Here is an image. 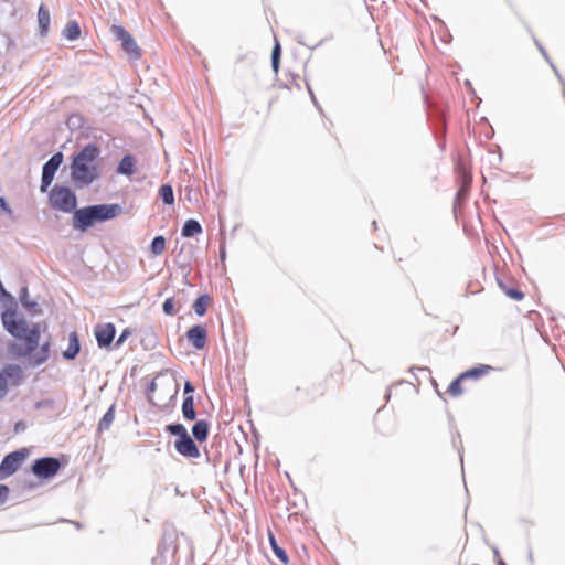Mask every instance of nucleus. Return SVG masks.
Masks as SVG:
<instances>
[{
    "instance_id": "f257e3e1",
    "label": "nucleus",
    "mask_w": 565,
    "mask_h": 565,
    "mask_svg": "<svg viewBox=\"0 0 565 565\" xmlns=\"http://www.w3.org/2000/svg\"><path fill=\"white\" fill-rule=\"evenodd\" d=\"M100 157L99 147L89 142L72 156L71 179L77 189L87 188L100 178L97 160Z\"/></svg>"
},
{
    "instance_id": "f03ea898",
    "label": "nucleus",
    "mask_w": 565,
    "mask_h": 565,
    "mask_svg": "<svg viewBox=\"0 0 565 565\" xmlns=\"http://www.w3.org/2000/svg\"><path fill=\"white\" fill-rule=\"evenodd\" d=\"M119 204H94L73 211V227L86 232L96 222H106L118 215Z\"/></svg>"
},
{
    "instance_id": "7ed1b4c3",
    "label": "nucleus",
    "mask_w": 565,
    "mask_h": 565,
    "mask_svg": "<svg viewBox=\"0 0 565 565\" xmlns=\"http://www.w3.org/2000/svg\"><path fill=\"white\" fill-rule=\"evenodd\" d=\"M166 431L175 436L174 448L179 455L188 459H196L200 457L201 452L195 444V439L189 435L184 425L180 423L167 425Z\"/></svg>"
},
{
    "instance_id": "20e7f679",
    "label": "nucleus",
    "mask_w": 565,
    "mask_h": 565,
    "mask_svg": "<svg viewBox=\"0 0 565 565\" xmlns=\"http://www.w3.org/2000/svg\"><path fill=\"white\" fill-rule=\"evenodd\" d=\"M49 203L53 210L72 213L77 206V198L71 188L55 184L49 193Z\"/></svg>"
},
{
    "instance_id": "39448f33",
    "label": "nucleus",
    "mask_w": 565,
    "mask_h": 565,
    "mask_svg": "<svg viewBox=\"0 0 565 565\" xmlns=\"http://www.w3.org/2000/svg\"><path fill=\"white\" fill-rule=\"evenodd\" d=\"M40 337H41V324L40 323H33L31 327L28 326V332H26V341L21 344L17 342H11L8 345L9 353L14 358H25L26 355H30L32 352H34L40 343Z\"/></svg>"
},
{
    "instance_id": "423d86ee",
    "label": "nucleus",
    "mask_w": 565,
    "mask_h": 565,
    "mask_svg": "<svg viewBox=\"0 0 565 565\" xmlns=\"http://www.w3.org/2000/svg\"><path fill=\"white\" fill-rule=\"evenodd\" d=\"M17 307L6 308L1 313L2 326L6 331L18 340L26 341L28 322L24 319H17Z\"/></svg>"
},
{
    "instance_id": "0eeeda50",
    "label": "nucleus",
    "mask_w": 565,
    "mask_h": 565,
    "mask_svg": "<svg viewBox=\"0 0 565 565\" xmlns=\"http://www.w3.org/2000/svg\"><path fill=\"white\" fill-rule=\"evenodd\" d=\"M62 468V462L56 457H42L33 461L31 471L39 479L47 480L55 477Z\"/></svg>"
},
{
    "instance_id": "6e6552de",
    "label": "nucleus",
    "mask_w": 565,
    "mask_h": 565,
    "mask_svg": "<svg viewBox=\"0 0 565 565\" xmlns=\"http://www.w3.org/2000/svg\"><path fill=\"white\" fill-rule=\"evenodd\" d=\"M110 31L115 39L120 42L122 50L131 60H139L141 57L140 49L136 40L122 25L113 24Z\"/></svg>"
},
{
    "instance_id": "1a4fd4ad",
    "label": "nucleus",
    "mask_w": 565,
    "mask_h": 565,
    "mask_svg": "<svg viewBox=\"0 0 565 565\" xmlns=\"http://www.w3.org/2000/svg\"><path fill=\"white\" fill-rule=\"evenodd\" d=\"M177 553V545L170 534H163L157 548V554L152 557V565L170 564Z\"/></svg>"
},
{
    "instance_id": "9d476101",
    "label": "nucleus",
    "mask_w": 565,
    "mask_h": 565,
    "mask_svg": "<svg viewBox=\"0 0 565 565\" xmlns=\"http://www.w3.org/2000/svg\"><path fill=\"white\" fill-rule=\"evenodd\" d=\"M64 154L61 151L55 152L42 167L41 192H46L52 184L54 177L63 163Z\"/></svg>"
},
{
    "instance_id": "9b49d317",
    "label": "nucleus",
    "mask_w": 565,
    "mask_h": 565,
    "mask_svg": "<svg viewBox=\"0 0 565 565\" xmlns=\"http://www.w3.org/2000/svg\"><path fill=\"white\" fill-rule=\"evenodd\" d=\"M28 454V449L21 448L6 455L0 463V473L2 475L0 477L2 478L13 475L21 466Z\"/></svg>"
},
{
    "instance_id": "f8f14e48",
    "label": "nucleus",
    "mask_w": 565,
    "mask_h": 565,
    "mask_svg": "<svg viewBox=\"0 0 565 565\" xmlns=\"http://www.w3.org/2000/svg\"><path fill=\"white\" fill-rule=\"evenodd\" d=\"M94 334L100 349L109 348L116 335V327L111 322L97 324L94 328Z\"/></svg>"
},
{
    "instance_id": "ddd939ff",
    "label": "nucleus",
    "mask_w": 565,
    "mask_h": 565,
    "mask_svg": "<svg viewBox=\"0 0 565 565\" xmlns=\"http://www.w3.org/2000/svg\"><path fill=\"white\" fill-rule=\"evenodd\" d=\"M186 340L196 350L204 349L207 340V331L202 324H194L185 333Z\"/></svg>"
},
{
    "instance_id": "4468645a",
    "label": "nucleus",
    "mask_w": 565,
    "mask_h": 565,
    "mask_svg": "<svg viewBox=\"0 0 565 565\" xmlns=\"http://www.w3.org/2000/svg\"><path fill=\"white\" fill-rule=\"evenodd\" d=\"M81 351V342L76 331H72L68 335L67 349L62 352L64 360L73 361Z\"/></svg>"
},
{
    "instance_id": "2eb2a0df",
    "label": "nucleus",
    "mask_w": 565,
    "mask_h": 565,
    "mask_svg": "<svg viewBox=\"0 0 565 565\" xmlns=\"http://www.w3.org/2000/svg\"><path fill=\"white\" fill-rule=\"evenodd\" d=\"M21 369L19 365H7L3 371L0 372V399L8 394V377L20 375Z\"/></svg>"
},
{
    "instance_id": "dca6fc26",
    "label": "nucleus",
    "mask_w": 565,
    "mask_h": 565,
    "mask_svg": "<svg viewBox=\"0 0 565 565\" xmlns=\"http://www.w3.org/2000/svg\"><path fill=\"white\" fill-rule=\"evenodd\" d=\"M50 348L51 342L46 341L44 342L38 352H32L30 355H26L29 358V363L32 366H40L43 363H45L50 358Z\"/></svg>"
},
{
    "instance_id": "f3484780",
    "label": "nucleus",
    "mask_w": 565,
    "mask_h": 565,
    "mask_svg": "<svg viewBox=\"0 0 565 565\" xmlns=\"http://www.w3.org/2000/svg\"><path fill=\"white\" fill-rule=\"evenodd\" d=\"M38 21H39V34L40 36H46L50 28L51 15L49 9L41 4L38 10Z\"/></svg>"
},
{
    "instance_id": "a211bd4d",
    "label": "nucleus",
    "mask_w": 565,
    "mask_h": 565,
    "mask_svg": "<svg viewBox=\"0 0 565 565\" xmlns=\"http://www.w3.org/2000/svg\"><path fill=\"white\" fill-rule=\"evenodd\" d=\"M209 434L210 424L204 419L195 422V424L192 426V436L199 443L205 441L209 437Z\"/></svg>"
},
{
    "instance_id": "6ab92c4d",
    "label": "nucleus",
    "mask_w": 565,
    "mask_h": 565,
    "mask_svg": "<svg viewBox=\"0 0 565 565\" xmlns=\"http://www.w3.org/2000/svg\"><path fill=\"white\" fill-rule=\"evenodd\" d=\"M116 172L130 177L135 172V158L131 154H125L117 166Z\"/></svg>"
},
{
    "instance_id": "aec40b11",
    "label": "nucleus",
    "mask_w": 565,
    "mask_h": 565,
    "mask_svg": "<svg viewBox=\"0 0 565 565\" xmlns=\"http://www.w3.org/2000/svg\"><path fill=\"white\" fill-rule=\"evenodd\" d=\"M115 409H116V403H113L109 406V408L107 409V412L104 414V416L98 422V425H97L98 433L107 431L110 428V426L115 419Z\"/></svg>"
},
{
    "instance_id": "412c9836",
    "label": "nucleus",
    "mask_w": 565,
    "mask_h": 565,
    "mask_svg": "<svg viewBox=\"0 0 565 565\" xmlns=\"http://www.w3.org/2000/svg\"><path fill=\"white\" fill-rule=\"evenodd\" d=\"M203 231L201 224L199 221L194 218H189L184 222L182 228H181V235L183 237H192L195 235L201 234Z\"/></svg>"
},
{
    "instance_id": "4be33fe9",
    "label": "nucleus",
    "mask_w": 565,
    "mask_h": 565,
    "mask_svg": "<svg viewBox=\"0 0 565 565\" xmlns=\"http://www.w3.org/2000/svg\"><path fill=\"white\" fill-rule=\"evenodd\" d=\"M182 416L185 420H194L196 418V411L194 407V396L188 395L182 403Z\"/></svg>"
},
{
    "instance_id": "5701e85b",
    "label": "nucleus",
    "mask_w": 565,
    "mask_h": 565,
    "mask_svg": "<svg viewBox=\"0 0 565 565\" xmlns=\"http://www.w3.org/2000/svg\"><path fill=\"white\" fill-rule=\"evenodd\" d=\"M268 540H269V544H270V547L275 554V556L285 565L288 564L289 562V557H288V554L287 552L285 551V548H282L281 546H279L275 535L269 531L268 533Z\"/></svg>"
},
{
    "instance_id": "b1692460",
    "label": "nucleus",
    "mask_w": 565,
    "mask_h": 565,
    "mask_svg": "<svg viewBox=\"0 0 565 565\" xmlns=\"http://www.w3.org/2000/svg\"><path fill=\"white\" fill-rule=\"evenodd\" d=\"M490 370H491V366H489V365H479V366L469 369V370L465 371L463 373H461V377H463L465 380L479 379V377L488 374Z\"/></svg>"
},
{
    "instance_id": "393cba45",
    "label": "nucleus",
    "mask_w": 565,
    "mask_h": 565,
    "mask_svg": "<svg viewBox=\"0 0 565 565\" xmlns=\"http://www.w3.org/2000/svg\"><path fill=\"white\" fill-rule=\"evenodd\" d=\"M63 35L70 40L75 41L81 36V26L77 21H70L63 31Z\"/></svg>"
},
{
    "instance_id": "a878e982",
    "label": "nucleus",
    "mask_w": 565,
    "mask_h": 565,
    "mask_svg": "<svg viewBox=\"0 0 565 565\" xmlns=\"http://www.w3.org/2000/svg\"><path fill=\"white\" fill-rule=\"evenodd\" d=\"M210 297L206 294H203L195 299L193 303V310L199 317H202L206 313Z\"/></svg>"
},
{
    "instance_id": "bb28decb",
    "label": "nucleus",
    "mask_w": 565,
    "mask_h": 565,
    "mask_svg": "<svg viewBox=\"0 0 565 565\" xmlns=\"http://www.w3.org/2000/svg\"><path fill=\"white\" fill-rule=\"evenodd\" d=\"M19 299H20L22 307L28 311H31L32 309H34L38 306L36 301L30 299L29 289L26 286H23L20 289Z\"/></svg>"
},
{
    "instance_id": "cd10ccee",
    "label": "nucleus",
    "mask_w": 565,
    "mask_h": 565,
    "mask_svg": "<svg viewBox=\"0 0 565 565\" xmlns=\"http://www.w3.org/2000/svg\"><path fill=\"white\" fill-rule=\"evenodd\" d=\"M85 118L81 114H72L66 120V126L70 130L76 131L84 127Z\"/></svg>"
},
{
    "instance_id": "c85d7f7f",
    "label": "nucleus",
    "mask_w": 565,
    "mask_h": 565,
    "mask_svg": "<svg viewBox=\"0 0 565 565\" xmlns=\"http://www.w3.org/2000/svg\"><path fill=\"white\" fill-rule=\"evenodd\" d=\"M159 195L164 204H167V205L174 204L173 188L170 184H162L159 189Z\"/></svg>"
},
{
    "instance_id": "c756f323",
    "label": "nucleus",
    "mask_w": 565,
    "mask_h": 565,
    "mask_svg": "<svg viewBox=\"0 0 565 565\" xmlns=\"http://www.w3.org/2000/svg\"><path fill=\"white\" fill-rule=\"evenodd\" d=\"M280 57H281V46L280 43L276 40L275 45L271 51V67L275 74H278L280 66Z\"/></svg>"
},
{
    "instance_id": "7c9ffc66",
    "label": "nucleus",
    "mask_w": 565,
    "mask_h": 565,
    "mask_svg": "<svg viewBox=\"0 0 565 565\" xmlns=\"http://www.w3.org/2000/svg\"><path fill=\"white\" fill-rule=\"evenodd\" d=\"M166 248V238L162 235L153 237L150 244L151 253L156 256L161 255Z\"/></svg>"
},
{
    "instance_id": "2f4dec72",
    "label": "nucleus",
    "mask_w": 565,
    "mask_h": 565,
    "mask_svg": "<svg viewBox=\"0 0 565 565\" xmlns=\"http://www.w3.org/2000/svg\"><path fill=\"white\" fill-rule=\"evenodd\" d=\"M465 379L461 377V374L456 377L451 383L450 385L448 386V393L452 396H459L462 394L463 390H462V386H461V382L463 381Z\"/></svg>"
},
{
    "instance_id": "473e14b6",
    "label": "nucleus",
    "mask_w": 565,
    "mask_h": 565,
    "mask_svg": "<svg viewBox=\"0 0 565 565\" xmlns=\"http://www.w3.org/2000/svg\"><path fill=\"white\" fill-rule=\"evenodd\" d=\"M504 294L509 298L516 300V301H520L524 298V294L520 289L513 288V287H510V289H504Z\"/></svg>"
},
{
    "instance_id": "72a5a7b5",
    "label": "nucleus",
    "mask_w": 565,
    "mask_h": 565,
    "mask_svg": "<svg viewBox=\"0 0 565 565\" xmlns=\"http://www.w3.org/2000/svg\"><path fill=\"white\" fill-rule=\"evenodd\" d=\"M162 310L167 316H174L175 309H174V300L173 298H167L162 305Z\"/></svg>"
},
{
    "instance_id": "f704fd0d",
    "label": "nucleus",
    "mask_w": 565,
    "mask_h": 565,
    "mask_svg": "<svg viewBox=\"0 0 565 565\" xmlns=\"http://www.w3.org/2000/svg\"><path fill=\"white\" fill-rule=\"evenodd\" d=\"M131 335V331L130 329L126 328L121 331V333L119 334V337L117 338L116 342H115V347L116 348H120L125 341L127 340L128 337Z\"/></svg>"
},
{
    "instance_id": "c9c22d12",
    "label": "nucleus",
    "mask_w": 565,
    "mask_h": 565,
    "mask_svg": "<svg viewBox=\"0 0 565 565\" xmlns=\"http://www.w3.org/2000/svg\"><path fill=\"white\" fill-rule=\"evenodd\" d=\"M53 406H54V399H52V398H45V399L38 401L34 405V407L36 409H41V408H45V407L52 408Z\"/></svg>"
},
{
    "instance_id": "e433bc0d",
    "label": "nucleus",
    "mask_w": 565,
    "mask_h": 565,
    "mask_svg": "<svg viewBox=\"0 0 565 565\" xmlns=\"http://www.w3.org/2000/svg\"><path fill=\"white\" fill-rule=\"evenodd\" d=\"M9 493V487L0 483V504H3L8 500Z\"/></svg>"
},
{
    "instance_id": "4c0bfd02",
    "label": "nucleus",
    "mask_w": 565,
    "mask_h": 565,
    "mask_svg": "<svg viewBox=\"0 0 565 565\" xmlns=\"http://www.w3.org/2000/svg\"><path fill=\"white\" fill-rule=\"evenodd\" d=\"M0 209L4 211L8 215H12V210L3 196L0 198Z\"/></svg>"
},
{
    "instance_id": "58836bf2",
    "label": "nucleus",
    "mask_w": 565,
    "mask_h": 565,
    "mask_svg": "<svg viewBox=\"0 0 565 565\" xmlns=\"http://www.w3.org/2000/svg\"><path fill=\"white\" fill-rule=\"evenodd\" d=\"M194 390H195L194 385L190 381H185L184 387H183L185 396L192 395Z\"/></svg>"
},
{
    "instance_id": "ea45409f",
    "label": "nucleus",
    "mask_w": 565,
    "mask_h": 565,
    "mask_svg": "<svg viewBox=\"0 0 565 565\" xmlns=\"http://www.w3.org/2000/svg\"><path fill=\"white\" fill-rule=\"evenodd\" d=\"M534 42H535V45L537 46V49L540 50V52L542 53V55L544 56V58L550 62V56L547 55L545 49L543 47V45L536 40L534 39Z\"/></svg>"
},
{
    "instance_id": "a19ab883",
    "label": "nucleus",
    "mask_w": 565,
    "mask_h": 565,
    "mask_svg": "<svg viewBox=\"0 0 565 565\" xmlns=\"http://www.w3.org/2000/svg\"><path fill=\"white\" fill-rule=\"evenodd\" d=\"M307 88H308V92H309V94H310V98H311L312 103L315 104V106H316L319 110H321V109H320V107H319V105H318V102H317V99H316V96H315V94H313V92H312V89H311V87H310V85H309L308 83H307Z\"/></svg>"
},
{
    "instance_id": "79ce46f5",
    "label": "nucleus",
    "mask_w": 565,
    "mask_h": 565,
    "mask_svg": "<svg viewBox=\"0 0 565 565\" xmlns=\"http://www.w3.org/2000/svg\"><path fill=\"white\" fill-rule=\"evenodd\" d=\"M468 193V190L467 188L463 185L461 186V189L457 192V200H459L460 198H465Z\"/></svg>"
},
{
    "instance_id": "37998d69",
    "label": "nucleus",
    "mask_w": 565,
    "mask_h": 565,
    "mask_svg": "<svg viewBox=\"0 0 565 565\" xmlns=\"http://www.w3.org/2000/svg\"><path fill=\"white\" fill-rule=\"evenodd\" d=\"M24 428H25V425H24V423H23V422H18V423L14 425V430H15L17 433L24 430Z\"/></svg>"
},
{
    "instance_id": "c03bdc74",
    "label": "nucleus",
    "mask_w": 565,
    "mask_h": 565,
    "mask_svg": "<svg viewBox=\"0 0 565 565\" xmlns=\"http://www.w3.org/2000/svg\"><path fill=\"white\" fill-rule=\"evenodd\" d=\"M557 79L559 81V83L562 84L563 86V93H564V96H565V79L563 78V76L559 74V72L555 73Z\"/></svg>"
},
{
    "instance_id": "a18cd8bd",
    "label": "nucleus",
    "mask_w": 565,
    "mask_h": 565,
    "mask_svg": "<svg viewBox=\"0 0 565 565\" xmlns=\"http://www.w3.org/2000/svg\"><path fill=\"white\" fill-rule=\"evenodd\" d=\"M498 280V285L499 287L501 288V290L504 292V289H510V287H508L501 279H497Z\"/></svg>"
},
{
    "instance_id": "49530a36",
    "label": "nucleus",
    "mask_w": 565,
    "mask_h": 565,
    "mask_svg": "<svg viewBox=\"0 0 565 565\" xmlns=\"http://www.w3.org/2000/svg\"><path fill=\"white\" fill-rule=\"evenodd\" d=\"M225 255H226L225 247L223 246V247H221V250H220V258H221V260L225 259Z\"/></svg>"
},
{
    "instance_id": "de8ad7c7",
    "label": "nucleus",
    "mask_w": 565,
    "mask_h": 565,
    "mask_svg": "<svg viewBox=\"0 0 565 565\" xmlns=\"http://www.w3.org/2000/svg\"><path fill=\"white\" fill-rule=\"evenodd\" d=\"M154 390H156V383H154V381H152V382L148 385L147 391H148V392H152V391H154Z\"/></svg>"
},
{
    "instance_id": "09e8293b",
    "label": "nucleus",
    "mask_w": 565,
    "mask_h": 565,
    "mask_svg": "<svg viewBox=\"0 0 565 565\" xmlns=\"http://www.w3.org/2000/svg\"><path fill=\"white\" fill-rule=\"evenodd\" d=\"M548 63H550V65H551V67H552L553 72H554V73H557V72H558V70H557V67L554 65V63H553L551 60H550V62H548Z\"/></svg>"
},
{
    "instance_id": "8fccbe9b",
    "label": "nucleus",
    "mask_w": 565,
    "mask_h": 565,
    "mask_svg": "<svg viewBox=\"0 0 565 565\" xmlns=\"http://www.w3.org/2000/svg\"><path fill=\"white\" fill-rule=\"evenodd\" d=\"M493 554H494L495 557L500 558L499 557V550L495 546L493 547Z\"/></svg>"
},
{
    "instance_id": "3c124183",
    "label": "nucleus",
    "mask_w": 565,
    "mask_h": 565,
    "mask_svg": "<svg viewBox=\"0 0 565 565\" xmlns=\"http://www.w3.org/2000/svg\"><path fill=\"white\" fill-rule=\"evenodd\" d=\"M497 565H507L505 562L501 558H498Z\"/></svg>"
},
{
    "instance_id": "603ef678",
    "label": "nucleus",
    "mask_w": 565,
    "mask_h": 565,
    "mask_svg": "<svg viewBox=\"0 0 565 565\" xmlns=\"http://www.w3.org/2000/svg\"><path fill=\"white\" fill-rule=\"evenodd\" d=\"M77 529H81L82 525L78 522H73Z\"/></svg>"
},
{
    "instance_id": "864d4df0",
    "label": "nucleus",
    "mask_w": 565,
    "mask_h": 565,
    "mask_svg": "<svg viewBox=\"0 0 565 565\" xmlns=\"http://www.w3.org/2000/svg\"><path fill=\"white\" fill-rule=\"evenodd\" d=\"M460 460H463L462 454L459 451Z\"/></svg>"
}]
</instances>
